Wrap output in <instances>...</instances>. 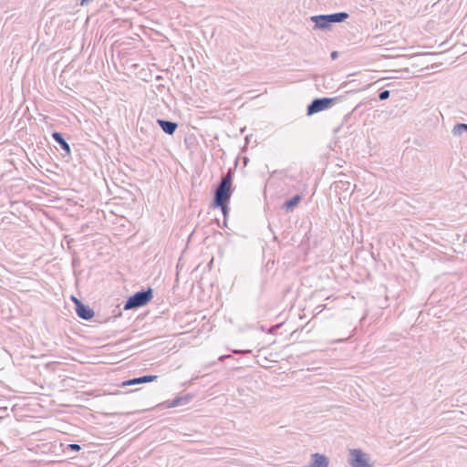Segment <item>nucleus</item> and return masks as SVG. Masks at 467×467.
Listing matches in <instances>:
<instances>
[{
    "label": "nucleus",
    "instance_id": "obj_1",
    "mask_svg": "<svg viewBox=\"0 0 467 467\" xmlns=\"http://www.w3.org/2000/svg\"><path fill=\"white\" fill-rule=\"evenodd\" d=\"M233 194V178L230 173L223 174L214 190L211 204H228Z\"/></svg>",
    "mask_w": 467,
    "mask_h": 467
},
{
    "label": "nucleus",
    "instance_id": "obj_2",
    "mask_svg": "<svg viewBox=\"0 0 467 467\" xmlns=\"http://www.w3.org/2000/svg\"><path fill=\"white\" fill-rule=\"evenodd\" d=\"M349 15L347 12H338L328 15L312 16L310 20L314 23V30H330L335 23L344 22Z\"/></svg>",
    "mask_w": 467,
    "mask_h": 467
},
{
    "label": "nucleus",
    "instance_id": "obj_3",
    "mask_svg": "<svg viewBox=\"0 0 467 467\" xmlns=\"http://www.w3.org/2000/svg\"><path fill=\"white\" fill-rule=\"evenodd\" d=\"M153 296V290L150 287L142 289L130 296L124 304V309H135L147 305Z\"/></svg>",
    "mask_w": 467,
    "mask_h": 467
},
{
    "label": "nucleus",
    "instance_id": "obj_4",
    "mask_svg": "<svg viewBox=\"0 0 467 467\" xmlns=\"http://www.w3.org/2000/svg\"><path fill=\"white\" fill-rule=\"evenodd\" d=\"M341 97H334V98H316L314 99L306 107V115L313 116L314 114L319 113L323 110L330 109L334 106L337 101H339Z\"/></svg>",
    "mask_w": 467,
    "mask_h": 467
},
{
    "label": "nucleus",
    "instance_id": "obj_5",
    "mask_svg": "<svg viewBox=\"0 0 467 467\" xmlns=\"http://www.w3.org/2000/svg\"><path fill=\"white\" fill-rule=\"evenodd\" d=\"M348 462L351 467H372L369 459L360 449H350Z\"/></svg>",
    "mask_w": 467,
    "mask_h": 467
},
{
    "label": "nucleus",
    "instance_id": "obj_6",
    "mask_svg": "<svg viewBox=\"0 0 467 467\" xmlns=\"http://www.w3.org/2000/svg\"><path fill=\"white\" fill-rule=\"evenodd\" d=\"M76 313L83 320H90L95 313L88 306L83 304L80 300H76Z\"/></svg>",
    "mask_w": 467,
    "mask_h": 467
},
{
    "label": "nucleus",
    "instance_id": "obj_7",
    "mask_svg": "<svg viewBox=\"0 0 467 467\" xmlns=\"http://www.w3.org/2000/svg\"><path fill=\"white\" fill-rule=\"evenodd\" d=\"M51 136L53 140L59 145L60 149L65 152L64 156H70V146L64 139L62 133L54 131Z\"/></svg>",
    "mask_w": 467,
    "mask_h": 467
},
{
    "label": "nucleus",
    "instance_id": "obj_8",
    "mask_svg": "<svg viewBox=\"0 0 467 467\" xmlns=\"http://www.w3.org/2000/svg\"><path fill=\"white\" fill-rule=\"evenodd\" d=\"M156 122L166 134L172 135L175 132V122L162 119H158Z\"/></svg>",
    "mask_w": 467,
    "mask_h": 467
},
{
    "label": "nucleus",
    "instance_id": "obj_9",
    "mask_svg": "<svg viewBox=\"0 0 467 467\" xmlns=\"http://www.w3.org/2000/svg\"><path fill=\"white\" fill-rule=\"evenodd\" d=\"M211 208H213V211H215V210H220L221 211V213L223 215V222L222 227H226L227 226V218H228L229 211H230V206H211ZM219 226L221 227L220 224H219Z\"/></svg>",
    "mask_w": 467,
    "mask_h": 467
},
{
    "label": "nucleus",
    "instance_id": "obj_10",
    "mask_svg": "<svg viewBox=\"0 0 467 467\" xmlns=\"http://www.w3.org/2000/svg\"><path fill=\"white\" fill-rule=\"evenodd\" d=\"M193 397L194 395L192 393L177 396V407L186 405Z\"/></svg>",
    "mask_w": 467,
    "mask_h": 467
},
{
    "label": "nucleus",
    "instance_id": "obj_11",
    "mask_svg": "<svg viewBox=\"0 0 467 467\" xmlns=\"http://www.w3.org/2000/svg\"><path fill=\"white\" fill-rule=\"evenodd\" d=\"M463 131H466L467 132V124L465 123H459V124H456L453 129H452V133L454 135H460L462 134Z\"/></svg>",
    "mask_w": 467,
    "mask_h": 467
},
{
    "label": "nucleus",
    "instance_id": "obj_12",
    "mask_svg": "<svg viewBox=\"0 0 467 467\" xmlns=\"http://www.w3.org/2000/svg\"><path fill=\"white\" fill-rule=\"evenodd\" d=\"M302 200V194L296 193L291 198L285 200L283 204H298Z\"/></svg>",
    "mask_w": 467,
    "mask_h": 467
},
{
    "label": "nucleus",
    "instance_id": "obj_13",
    "mask_svg": "<svg viewBox=\"0 0 467 467\" xmlns=\"http://www.w3.org/2000/svg\"><path fill=\"white\" fill-rule=\"evenodd\" d=\"M158 377L156 375H145V376L138 377L140 384L151 382V381L155 380Z\"/></svg>",
    "mask_w": 467,
    "mask_h": 467
},
{
    "label": "nucleus",
    "instance_id": "obj_14",
    "mask_svg": "<svg viewBox=\"0 0 467 467\" xmlns=\"http://www.w3.org/2000/svg\"><path fill=\"white\" fill-rule=\"evenodd\" d=\"M138 384H140L139 379L138 378H133V379H130L123 381L120 384V386L121 387H127V386H133V385H138Z\"/></svg>",
    "mask_w": 467,
    "mask_h": 467
},
{
    "label": "nucleus",
    "instance_id": "obj_15",
    "mask_svg": "<svg viewBox=\"0 0 467 467\" xmlns=\"http://www.w3.org/2000/svg\"><path fill=\"white\" fill-rule=\"evenodd\" d=\"M389 95H390L389 90H387V89L382 90L379 93V99L380 101L386 100L389 98Z\"/></svg>",
    "mask_w": 467,
    "mask_h": 467
},
{
    "label": "nucleus",
    "instance_id": "obj_16",
    "mask_svg": "<svg viewBox=\"0 0 467 467\" xmlns=\"http://www.w3.org/2000/svg\"><path fill=\"white\" fill-rule=\"evenodd\" d=\"M188 337V334L185 333V332H182V333H177V345L180 343V344H182L185 340H186V337Z\"/></svg>",
    "mask_w": 467,
    "mask_h": 467
},
{
    "label": "nucleus",
    "instance_id": "obj_17",
    "mask_svg": "<svg viewBox=\"0 0 467 467\" xmlns=\"http://www.w3.org/2000/svg\"><path fill=\"white\" fill-rule=\"evenodd\" d=\"M67 449L72 451H79L81 450V447L77 443H71L67 445Z\"/></svg>",
    "mask_w": 467,
    "mask_h": 467
},
{
    "label": "nucleus",
    "instance_id": "obj_18",
    "mask_svg": "<svg viewBox=\"0 0 467 467\" xmlns=\"http://www.w3.org/2000/svg\"><path fill=\"white\" fill-rule=\"evenodd\" d=\"M339 53L337 51H332L330 54V57L332 60H335L338 57Z\"/></svg>",
    "mask_w": 467,
    "mask_h": 467
},
{
    "label": "nucleus",
    "instance_id": "obj_19",
    "mask_svg": "<svg viewBox=\"0 0 467 467\" xmlns=\"http://www.w3.org/2000/svg\"><path fill=\"white\" fill-rule=\"evenodd\" d=\"M168 408L175 407V399L169 401V404L167 405Z\"/></svg>",
    "mask_w": 467,
    "mask_h": 467
},
{
    "label": "nucleus",
    "instance_id": "obj_20",
    "mask_svg": "<svg viewBox=\"0 0 467 467\" xmlns=\"http://www.w3.org/2000/svg\"><path fill=\"white\" fill-rule=\"evenodd\" d=\"M283 207L285 208L287 213H289V212H293V210L296 206H283Z\"/></svg>",
    "mask_w": 467,
    "mask_h": 467
},
{
    "label": "nucleus",
    "instance_id": "obj_21",
    "mask_svg": "<svg viewBox=\"0 0 467 467\" xmlns=\"http://www.w3.org/2000/svg\"><path fill=\"white\" fill-rule=\"evenodd\" d=\"M72 300L74 301V303L76 304V300H78L77 297L75 296H72Z\"/></svg>",
    "mask_w": 467,
    "mask_h": 467
},
{
    "label": "nucleus",
    "instance_id": "obj_22",
    "mask_svg": "<svg viewBox=\"0 0 467 467\" xmlns=\"http://www.w3.org/2000/svg\"><path fill=\"white\" fill-rule=\"evenodd\" d=\"M16 202H17L12 201V202H10V204H11V205H14V204H16Z\"/></svg>",
    "mask_w": 467,
    "mask_h": 467
},
{
    "label": "nucleus",
    "instance_id": "obj_23",
    "mask_svg": "<svg viewBox=\"0 0 467 467\" xmlns=\"http://www.w3.org/2000/svg\"><path fill=\"white\" fill-rule=\"evenodd\" d=\"M180 435H181V436H182V437H187V436H188V435H187V434H185V433H182V434H180Z\"/></svg>",
    "mask_w": 467,
    "mask_h": 467
},
{
    "label": "nucleus",
    "instance_id": "obj_24",
    "mask_svg": "<svg viewBox=\"0 0 467 467\" xmlns=\"http://www.w3.org/2000/svg\"><path fill=\"white\" fill-rule=\"evenodd\" d=\"M225 358V356H222L219 358V359H223Z\"/></svg>",
    "mask_w": 467,
    "mask_h": 467
},
{
    "label": "nucleus",
    "instance_id": "obj_25",
    "mask_svg": "<svg viewBox=\"0 0 467 467\" xmlns=\"http://www.w3.org/2000/svg\"><path fill=\"white\" fill-rule=\"evenodd\" d=\"M176 267H177V268L179 267V264H178V263H177V265H176Z\"/></svg>",
    "mask_w": 467,
    "mask_h": 467
}]
</instances>
